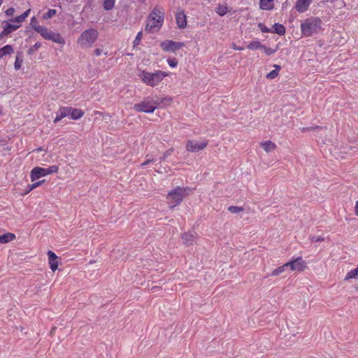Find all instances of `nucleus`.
I'll use <instances>...</instances> for the list:
<instances>
[{
	"instance_id": "nucleus-1",
	"label": "nucleus",
	"mask_w": 358,
	"mask_h": 358,
	"mask_svg": "<svg viewBox=\"0 0 358 358\" xmlns=\"http://www.w3.org/2000/svg\"><path fill=\"white\" fill-rule=\"evenodd\" d=\"M165 18L163 8L155 6L149 13L146 19L145 31L148 34H155L160 30Z\"/></svg>"
},
{
	"instance_id": "nucleus-2",
	"label": "nucleus",
	"mask_w": 358,
	"mask_h": 358,
	"mask_svg": "<svg viewBox=\"0 0 358 358\" xmlns=\"http://www.w3.org/2000/svg\"><path fill=\"white\" fill-rule=\"evenodd\" d=\"M170 76V72H166L161 70L150 72L147 70H138V76L139 79L145 85L149 87H156L159 85L164 78Z\"/></svg>"
},
{
	"instance_id": "nucleus-3",
	"label": "nucleus",
	"mask_w": 358,
	"mask_h": 358,
	"mask_svg": "<svg viewBox=\"0 0 358 358\" xmlns=\"http://www.w3.org/2000/svg\"><path fill=\"white\" fill-rule=\"evenodd\" d=\"M30 12L31 9H27L20 15L3 21L1 23L2 31L0 33V38L8 36L21 27L22 22L26 20Z\"/></svg>"
},
{
	"instance_id": "nucleus-4",
	"label": "nucleus",
	"mask_w": 358,
	"mask_h": 358,
	"mask_svg": "<svg viewBox=\"0 0 358 358\" xmlns=\"http://www.w3.org/2000/svg\"><path fill=\"white\" fill-rule=\"evenodd\" d=\"M190 192V188L180 186L170 190L166 195V203L169 208L173 209L179 206Z\"/></svg>"
},
{
	"instance_id": "nucleus-5",
	"label": "nucleus",
	"mask_w": 358,
	"mask_h": 358,
	"mask_svg": "<svg viewBox=\"0 0 358 358\" xmlns=\"http://www.w3.org/2000/svg\"><path fill=\"white\" fill-rule=\"evenodd\" d=\"M322 29V20L317 17L307 18L301 24V34L305 37H310L319 32Z\"/></svg>"
},
{
	"instance_id": "nucleus-6",
	"label": "nucleus",
	"mask_w": 358,
	"mask_h": 358,
	"mask_svg": "<svg viewBox=\"0 0 358 358\" xmlns=\"http://www.w3.org/2000/svg\"><path fill=\"white\" fill-rule=\"evenodd\" d=\"M99 33L96 29H89L81 34L78 39V43L82 48H88L92 46L96 41Z\"/></svg>"
},
{
	"instance_id": "nucleus-7",
	"label": "nucleus",
	"mask_w": 358,
	"mask_h": 358,
	"mask_svg": "<svg viewBox=\"0 0 358 358\" xmlns=\"http://www.w3.org/2000/svg\"><path fill=\"white\" fill-rule=\"evenodd\" d=\"M156 108L157 103L150 97L144 99L142 101L134 106V109L136 112H144L147 113H152Z\"/></svg>"
},
{
	"instance_id": "nucleus-8",
	"label": "nucleus",
	"mask_w": 358,
	"mask_h": 358,
	"mask_svg": "<svg viewBox=\"0 0 358 358\" xmlns=\"http://www.w3.org/2000/svg\"><path fill=\"white\" fill-rule=\"evenodd\" d=\"M208 144V141L203 138L201 141L188 140L186 143L185 148L190 152H198L205 149Z\"/></svg>"
},
{
	"instance_id": "nucleus-9",
	"label": "nucleus",
	"mask_w": 358,
	"mask_h": 358,
	"mask_svg": "<svg viewBox=\"0 0 358 358\" xmlns=\"http://www.w3.org/2000/svg\"><path fill=\"white\" fill-rule=\"evenodd\" d=\"M185 47V43L176 42L172 40H165L160 43V48L164 52L176 53V52Z\"/></svg>"
},
{
	"instance_id": "nucleus-10",
	"label": "nucleus",
	"mask_w": 358,
	"mask_h": 358,
	"mask_svg": "<svg viewBox=\"0 0 358 358\" xmlns=\"http://www.w3.org/2000/svg\"><path fill=\"white\" fill-rule=\"evenodd\" d=\"M290 271H303L306 268V263L302 259L301 257L293 259L287 263H285Z\"/></svg>"
},
{
	"instance_id": "nucleus-11",
	"label": "nucleus",
	"mask_w": 358,
	"mask_h": 358,
	"mask_svg": "<svg viewBox=\"0 0 358 358\" xmlns=\"http://www.w3.org/2000/svg\"><path fill=\"white\" fill-rule=\"evenodd\" d=\"M47 255L50 268L52 271L55 272L58 268L59 258L51 250L48 251Z\"/></svg>"
},
{
	"instance_id": "nucleus-12",
	"label": "nucleus",
	"mask_w": 358,
	"mask_h": 358,
	"mask_svg": "<svg viewBox=\"0 0 358 358\" xmlns=\"http://www.w3.org/2000/svg\"><path fill=\"white\" fill-rule=\"evenodd\" d=\"M48 176L45 168L39 166L34 167L30 172V178L32 182L36 181L41 177Z\"/></svg>"
},
{
	"instance_id": "nucleus-13",
	"label": "nucleus",
	"mask_w": 358,
	"mask_h": 358,
	"mask_svg": "<svg viewBox=\"0 0 358 358\" xmlns=\"http://www.w3.org/2000/svg\"><path fill=\"white\" fill-rule=\"evenodd\" d=\"M176 20L177 25L180 29H184L187 27V16L183 10L177 12L176 15Z\"/></svg>"
},
{
	"instance_id": "nucleus-14",
	"label": "nucleus",
	"mask_w": 358,
	"mask_h": 358,
	"mask_svg": "<svg viewBox=\"0 0 358 358\" xmlns=\"http://www.w3.org/2000/svg\"><path fill=\"white\" fill-rule=\"evenodd\" d=\"M71 107H60L54 120V123L61 121L63 118L70 115Z\"/></svg>"
},
{
	"instance_id": "nucleus-15",
	"label": "nucleus",
	"mask_w": 358,
	"mask_h": 358,
	"mask_svg": "<svg viewBox=\"0 0 358 358\" xmlns=\"http://www.w3.org/2000/svg\"><path fill=\"white\" fill-rule=\"evenodd\" d=\"M313 0H296L295 4L296 10L299 13L306 11Z\"/></svg>"
},
{
	"instance_id": "nucleus-16",
	"label": "nucleus",
	"mask_w": 358,
	"mask_h": 358,
	"mask_svg": "<svg viewBox=\"0 0 358 358\" xmlns=\"http://www.w3.org/2000/svg\"><path fill=\"white\" fill-rule=\"evenodd\" d=\"M181 238L185 244L189 245L195 241L196 234L189 231L185 232L181 235Z\"/></svg>"
},
{
	"instance_id": "nucleus-17",
	"label": "nucleus",
	"mask_w": 358,
	"mask_h": 358,
	"mask_svg": "<svg viewBox=\"0 0 358 358\" xmlns=\"http://www.w3.org/2000/svg\"><path fill=\"white\" fill-rule=\"evenodd\" d=\"M46 40H51L55 43L62 45H64L65 43L64 39L59 33H55L52 31H50L49 36H48Z\"/></svg>"
},
{
	"instance_id": "nucleus-18",
	"label": "nucleus",
	"mask_w": 358,
	"mask_h": 358,
	"mask_svg": "<svg viewBox=\"0 0 358 358\" xmlns=\"http://www.w3.org/2000/svg\"><path fill=\"white\" fill-rule=\"evenodd\" d=\"M260 145L267 153L275 150L277 148L276 144L271 141H263Z\"/></svg>"
},
{
	"instance_id": "nucleus-19",
	"label": "nucleus",
	"mask_w": 358,
	"mask_h": 358,
	"mask_svg": "<svg viewBox=\"0 0 358 358\" xmlns=\"http://www.w3.org/2000/svg\"><path fill=\"white\" fill-rule=\"evenodd\" d=\"M16 238L15 234L7 232L3 235H0V244H6Z\"/></svg>"
},
{
	"instance_id": "nucleus-20",
	"label": "nucleus",
	"mask_w": 358,
	"mask_h": 358,
	"mask_svg": "<svg viewBox=\"0 0 358 358\" xmlns=\"http://www.w3.org/2000/svg\"><path fill=\"white\" fill-rule=\"evenodd\" d=\"M84 115V111L80 108H74L71 107L70 116L72 120H78Z\"/></svg>"
},
{
	"instance_id": "nucleus-21",
	"label": "nucleus",
	"mask_w": 358,
	"mask_h": 358,
	"mask_svg": "<svg viewBox=\"0 0 358 358\" xmlns=\"http://www.w3.org/2000/svg\"><path fill=\"white\" fill-rule=\"evenodd\" d=\"M274 0H260L259 8L262 10H271L273 8Z\"/></svg>"
},
{
	"instance_id": "nucleus-22",
	"label": "nucleus",
	"mask_w": 358,
	"mask_h": 358,
	"mask_svg": "<svg viewBox=\"0 0 358 358\" xmlns=\"http://www.w3.org/2000/svg\"><path fill=\"white\" fill-rule=\"evenodd\" d=\"M273 67L275 68L274 70L271 71V72H269L268 73H267L266 75V78L267 79H274L275 78H277L279 75V72L281 69V66L280 65H278V64H274L273 65Z\"/></svg>"
},
{
	"instance_id": "nucleus-23",
	"label": "nucleus",
	"mask_w": 358,
	"mask_h": 358,
	"mask_svg": "<svg viewBox=\"0 0 358 358\" xmlns=\"http://www.w3.org/2000/svg\"><path fill=\"white\" fill-rule=\"evenodd\" d=\"M286 29L284 25L278 23H275L271 29V33H276L279 35H284L285 34Z\"/></svg>"
},
{
	"instance_id": "nucleus-24",
	"label": "nucleus",
	"mask_w": 358,
	"mask_h": 358,
	"mask_svg": "<svg viewBox=\"0 0 358 358\" xmlns=\"http://www.w3.org/2000/svg\"><path fill=\"white\" fill-rule=\"evenodd\" d=\"M215 12L220 16H224L228 12L227 4H218L215 8Z\"/></svg>"
},
{
	"instance_id": "nucleus-25",
	"label": "nucleus",
	"mask_w": 358,
	"mask_h": 358,
	"mask_svg": "<svg viewBox=\"0 0 358 358\" xmlns=\"http://www.w3.org/2000/svg\"><path fill=\"white\" fill-rule=\"evenodd\" d=\"M44 182H45V180H42L36 181L31 185H29L27 187V189L22 194V195H26V194H29L31 191H32L33 189H36V187L41 186Z\"/></svg>"
},
{
	"instance_id": "nucleus-26",
	"label": "nucleus",
	"mask_w": 358,
	"mask_h": 358,
	"mask_svg": "<svg viewBox=\"0 0 358 358\" xmlns=\"http://www.w3.org/2000/svg\"><path fill=\"white\" fill-rule=\"evenodd\" d=\"M13 52V48L10 45H6L0 48V58L10 55Z\"/></svg>"
},
{
	"instance_id": "nucleus-27",
	"label": "nucleus",
	"mask_w": 358,
	"mask_h": 358,
	"mask_svg": "<svg viewBox=\"0 0 358 358\" xmlns=\"http://www.w3.org/2000/svg\"><path fill=\"white\" fill-rule=\"evenodd\" d=\"M263 45L259 41H252L248 43L247 48L252 50H261Z\"/></svg>"
},
{
	"instance_id": "nucleus-28",
	"label": "nucleus",
	"mask_w": 358,
	"mask_h": 358,
	"mask_svg": "<svg viewBox=\"0 0 358 358\" xmlns=\"http://www.w3.org/2000/svg\"><path fill=\"white\" fill-rule=\"evenodd\" d=\"M358 278V268H356L350 271L345 275V280H348L352 278Z\"/></svg>"
},
{
	"instance_id": "nucleus-29",
	"label": "nucleus",
	"mask_w": 358,
	"mask_h": 358,
	"mask_svg": "<svg viewBox=\"0 0 358 358\" xmlns=\"http://www.w3.org/2000/svg\"><path fill=\"white\" fill-rule=\"evenodd\" d=\"M115 6V0H104L103 6L106 10H110L113 8Z\"/></svg>"
},
{
	"instance_id": "nucleus-30",
	"label": "nucleus",
	"mask_w": 358,
	"mask_h": 358,
	"mask_svg": "<svg viewBox=\"0 0 358 358\" xmlns=\"http://www.w3.org/2000/svg\"><path fill=\"white\" fill-rule=\"evenodd\" d=\"M287 268V267L286 266V264H285L282 266H280L278 268L274 269L271 272V275L277 276V275H280V273H283Z\"/></svg>"
},
{
	"instance_id": "nucleus-31",
	"label": "nucleus",
	"mask_w": 358,
	"mask_h": 358,
	"mask_svg": "<svg viewBox=\"0 0 358 358\" xmlns=\"http://www.w3.org/2000/svg\"><path fill=\"white\" fill-rule=\"evenodd\" d=\"M36 32L40 34L44 39H47L48 36H49V34L50 32V30L42 26L41 28L38 29V30Z\"/></svg>"
},
{
	"instance_id": "nucleus-32",
	"label": "nucleus",
	"mask_w": 358,
	"mask_h": 358,
	"mask_svg": "<svg viewBox=\"0 0 358 358\" xmlns=\"http://www.w3.org/2000/svg\"><path fill=\"white\" fill-rule=\"evenodd\" d=\"M57 13V10L55 9H49L48 12L43 14V19L48 20L53 17Z\"/></svg>"
},
{
	"instance_id": "nucleus-33",
	"label": "nucleus",
	"mask_w": 358,
	"mask_h": 358,
	"mask_svg": "<svg viewBox=\"0 0 358 358\" xmlns=\"http://www.w3.org/2000/svg\"><path fill=\"white\" fill-rule=\"evenodd\" d=\"M166 62L171 68H176L178 66V61L175 57H168Z\"/></svg>"
},
{
	"instance_id": "nucleus-34",
	"label": "nucleus",
	"mask_w": 358,
	"mask_h": 358,
	"mask_svg": "<svg viewBox=\"0 0 358 358\" xmlns=\"http://www.w3.org/2000/svg\"><path fill=\"white\" fill-rule=\"evenodd\" d=\"M228 210L231 213L237 214L241 212H243L244 210V208L240 206H230L229 207H228Z\"/></svg>"
},
{
	"instance_id": "nucleus-35",
	"label": "nucleus",
	"mask_w": 358,
	"mask_h": 358,
	"mask_svg": "<svg viewBox=\"0 0 358 358\" xmlns=\"http://www.w3.org/2000/svg\"><path fill=\"white\" fill-rule=\"evenodd\" d=\"M30 25L31 26V27L36 31H37L38 30L39 28H41L42 26H41L39 24V22L37 20V19L35 17H33L31 19V22H30Z\"/></svg>"
},
{
	"instance_id": "nucleus-36",
	"label": "nucleus",
	"mask_w": 358,
	"mask_h": 358,
	"mask_svg": "<svg viewBox=\"0 0 358 358\" xmlns=\"http://www.w3.org/2000/svg\"><path fill=\"white\" fill-rule=\"evenodd\" d=\"M45 170L48 175L56 173L59 171V166L57 165H52L48 168H45Z\"/></svg>"
},
{
	"instance_id": "nucleus-37",
	"label": "nucleus",
	"mask_w": 358,
	"mask_h": 358,
	"mask_svg": "<svg viewBox=\"0 0 358 358\" xmlns=\"http://www.w3.org/2000/svg\"><path fill=\"white\" fill-rule=\"evenodd\" d=\"M173 102V98L171 96H166L161 100V103L164 106H170Z\"/></svg>"
},
{
	"instance_id": "nucleus-38",
	"label": "nucleus",
	"mask_w": 358,
	"mask_h": 358,
	"mask_svg": "<svg viewBox=\"0 0 358 358\" xmlns=\"http://www.w3.org/2000/svg\"><path fill=\"white\" fill-rule=\"evenodd\" d=\"M324 127H321V126H314V127H303L301 128V131L302 132H305V131H315V130H317V129H322Z\"/></svg>"
},
{
	"instance_id": "nucleus-39",
	"label": "nucleus",
	"mask_w": 358,
	"mask_h": 358,
	"mask_svg": "<svg viewBox=\"0 0 358 358\" xmlns=\"http://www.w3.org/2000/svg\"><path fill=\"white\" fill-rule=\"evenodd\" d=\"M261 50H262L266 55H271L276 51V50H274L271 48H267V47L264 46V45H263V48H261Z\"/></svg>"
},
{
	"instance_id": "nucleus-40",
	"label": "nucleus",
	"mask_w": 358,
	"mask_h": 358,
	"mask_svg": "<svg viewBox=\"0 0 358 358\" xmlns=\"http://www.w3.org/2000/svg\"><path fill=\"white\" fill-rule=\"evenodd\" d=\"M22 62V59L20 57H16L14 64V68L15 70H19L21 68Z\"/></svg>"
},
{
	"instance_id": "nucleus-41",
	"label": "nucleus",
	"mask_w": 358,
	"mask_h": 358,
	"mask_svg": "<svg viewBox=\"0 0 358 358\" xmlns=\"http://www.w3.org/2000/svg\"><path fill=\"white\" fill-rule=\"evenodd\" d=\"M258 27L263 33H271V29L265 26L264 24L259 22L258 24Z\"/></svg>"
},
{
	"instance_id": "nucleus-42",
	"label": "nucleus",
	"mask_w": 358,
	"mask_h": 358,
	"mask_svg": "<svg viewBox=\"0 0 358 358\" xmlns=\"http://www.w3.org/2000/svg\"><path fill=\"white\" fill-rule=\"evenodd\" d=\"M15 10L14 8L13 7H10L9 8H8L7 10H5V15L7 16V17H13L14 14H15Z\"/></svg>"
},
{
	"instance_id": "nucleus-43",
	"label": "nucleus",
	"mask_w": 358,
	"mask_h": 358,
	"mask_svg": "<svg viewBox=\"0 0 358 358\" xmlns=\"http://www.w3.org/2000/svg\"><path fill=\"white\" fill-rule=\"evenodd\" d=\"M141 38H142V31H141L137 34V35L134 39V45H139V43L141 41Z\"/></svg>"
},
{
	"instance_id": "nucleus-44",
	"label": "nucleus",
	"mask_w": 358,
	"mask_h": 358,
	"mask_svg": "<svg viewBox=\"0 0 358 358\" xmlns=\"http://www.w3.org/2000/svg\"><path fill=\"white\" fill-rule=\"evenodd\" d=\"M311 241L315 242H321L324 241V238L322 236H313L311 238Z\"/></svg>"
},
{
	"instance_id": "nucleus-45",
	"label": "nucleus",
	"mask_w": 358,
	"mask_h": 358,
	"mask_svg": "<svg viewBox=\"0 0 358 358\" xmlns=\"http://www.w3.org/2000/svg\"><path fill=\"white\" fill-rule=\"evenodd\" d=\"M173 152V149H171L169 150H167L166 152L163 155V160H164L168 156H169Z\"/></svg>"
},
{
	"instance_id": "nucleus-46",
	"label": "nucleus",
	"mask_w": 358,
	"mask_h": 358,
	"mask_svg": "<svg viewBox=\"0 0 358 358\" xmlns=\"http://www.w3.org/2000/svg\"><path fill=\"white\" fill-rule=\"evenodd\" d=\"M154 160L152 159H148L146 161H145L143 163L141 164V166L143 167L146 165H148L149 163L153 162Z\"/></svg>"
},
{
	"instance_id": "nucleus-47",
	"label": "nucleus",
	"mask_w": 358,
	"mask_h": 358,
	"mask_svg": "<svg viewBox=\"0 0 358 358\" xmlns=\"http://www.w3.org/2000/svg\"><path fill=\"white\" fill-rule=\"evenodd\" d=\"M102 53V50L99 49V48H96L94 50V54L96 56L99 57L101 55Z\"/></svg>"
},
{
	"instance_id": "nucleus-48",
	"label": "nucleus",
	"mask_w": 358,
	"mask_h": 358,
	"mask_svg": "<svg viewBox=\"0 0 358 358\" xmlns=\"http://www.w3.org/2000/svg\"><path fill=\"white\" fill-rule=\"evenodd\" d=\"M355 213L357 216H358V201H356L355 206Z\"/></svg>"
},
{
	"instance_id": "nucleus-49",
	"label": "nucleus",
	"mask_w": 358,
	"mask_h": 358,
	"mask_svg": "<svg viewBox=\"0 0 358 358\" xmlns=\"http://www.w3.org/2000/svg\"><path fill=\"white\" fill-rule=\"evenodd\" d=\"M233 49L235 50H243V48L239 46H236V45H233Z\"/></svg>"
},
{
	"instance_id": "nucleus-50",
	"label": "nucleus",
	"mask_w": 358,
	"mask_h": 358,
	"mask_svg": "<svg viewBox=\"0 0 358 358\" xmlns=\"http://www.w3.org/2000/svg\"><path fill=\"white\" fill-rule=\"evenodd\" d=\"M93 113H94V115H103V113L101 112V111L94 110Z\"/></svg>"
},
{
	"instance_id": "nucleus-51",
	"label": "nucleus",
	"mask_w": 358,
	"mask_h": 358,
	"mask_svg": "<svg viewBox=\"0 0 358 358\" xmlns=\"http://www.w3.org/2000/svg\"><path fill=\"white\" fill-rule=\"evenodd\" d=\"M55 329H56V327H55L52 328V329H51V331H50V334L51 336H53V334H54V332H55Z\"/></svg>"
},
{
	"instance_id": "nucleus-52",
	"label": "nucleus",
	"mask_w": 358,
	"mask_h": 358,
	"mask_svg": "<svg viewBox=\"0 0 358 358\" xmlns=\"http://www.w3.org/2000/svg\"><path fill=\"white\" fill-rule=\"evenodd\" d=\"M2 3H3V0H0V6H1Z\"/></svg>"
},
{
	"instance_id": "nucleus-53",
	"label": "nucleus",
	"mask_w": 358,
	"mask_h": 358,
	"mask_svg": "<svg viewBox=\"0 0 358 358\" xmlns=\"http://www.w3.org/2000/svg\"><path fill=\"white\" fill-rule=\"evenodd\" d=\"M35 46L38 48V47H39V46H40V44H38V45L37 43H36V44H35Z\"/></svg>"
},
{
	"instance_id": "nucleus-54",
	"label": "nucleus",
	"mask_w": 358,
	"mask_h": 358,
	"mask_svg": "<svg viewBox=\"0 0 358 358\" xmlns=\"http://www.w3.org/2000/svg\"><path fill=\"white\" fill-rule=\"evenodd\" d=\"M357 268H358V266H357Z\"/></svg>"
}]
</instances>
